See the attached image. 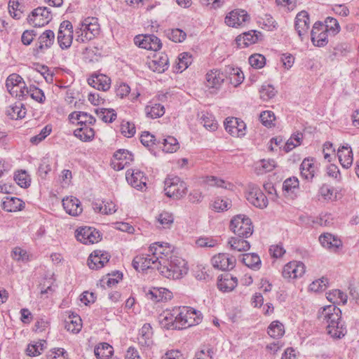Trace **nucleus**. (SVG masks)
<instances>
[{
	"instance_id": "obj_2",
	"label": "nucleus",
	"mask_w": 359,
	"mask_h": 359,
	"mask_svg": "<svg viewBox=\"0 0 359 359\" xmlns=\"http://www.w3.org/2000/svg\"><path fill=\"white\" fill-rule=\"evenodd\" d=\"M341 315V310L335 305L325 306L318 312L319 320L326 325L327 333L332 337L341 338L345 334L346 328Z\"/></svg>"
},
{
	"instance_id": "obj_36",
	"label": "nucleus",
	"mask_w": 359,
	"mask_h": 359,
	"mask_svg": "<svg viewBox=\"0 0 359 359\" xmlns=\"http://www.w3.org/2000/svg\"><path fill=\"white\" fill-rule=\"evenodd\" d=\"M94 353L97 359H109L114 353V348L107 342L100 343L95 347Z\"/></svg>"
},
{
	"instance_id": "obj_49",
	"label": "nucleus",
	"mask_w": 359,
	"mask_h": 359,
	"mask_svg": "<svg viewBox=\"0 0 359 359\" xmlns=\"http://www.w3.org/2000/svg\"><path fill=\"white\" fill-rule=\"evenodd\" d=\"M146 112L148 116L151 118H156L163 116L165 114V109L162 104L155 103L151 106H147L146 107Z\"/></svg>"
},
{
	"instance_id": "obj_3",
	"label": "nucleus",
	"mask_w": 359,
	"mask_h": 359,
	"mask_svg": "<svg viewBox=\"0 0 359 359\" xmlns=\"http://www.w3.org/2000/svg\"><path fill=\"white\" fill-rule=\"evenodd\" d=\"M185 261L173 255L172 248L170 245V253L165 257L163 255L160 259L158 271L164 277L177 280L182 278L187 273Z\"/></svg>"
},
{
	"instance_id": "obj_22",
	"label": "nucleus",
	"mask_w": 359,
	"mask_h": 359,
	"mask_svg": "<svg viewBox=\"0 0 359 359\" xmlns=\"http://www.w3.org/2000/svg\"><path fill=\"white\" fill-rule=\"evenodd\" d=\"M310 19L309 15L306 11H302L297 13L295 18L294 27L301 39L307 34L309 29Z\"/></svg>"
},
{
	"instance_id": "obj_50",
	"label": "nucleus",
	"mask_w": 359,
	"mask_h": 359,
	"mask_svg": "<svg viewBox=\"0 0 359 359\" xmlns=\"http://www.w3.org/2000/svg\"><path fill=\"white\" fill-rule=\"evenodd\" d=\"M327 299L333 303H342L345 304L347 302V295L340 290H334L327 294Z\"/></svg>"
},
{
	"instance_id": "obj_12",
	"label": "nucleus",
	"mask_w": 359,
	"mask_h": 359,
	"mask_svg": "<svg viewBox=\"0 0 359 359\" xmlns=\"http://www.w3.org/2000/svg\"><path fill=\"white\" fill-rule=\"evenodd\" d=\"M76 238L83 244H93L100 240V233L93 227L82 226L76 230Z\"/></svg>"
},
{
	"instance_id": "obj_52",
	"label": "nucleus",
	"mask_w": 359,
	"mask_h": 359,
	"mask_svg": "<svg viewBox=\"0 0 359 359\" xmlns=\"http://www.w3.org/2000/svg\"><path fill=\"white\" fill-rule=\"evenodd\" d=\"M14 180L22 188L29 187L31 182L29 176L25 170H20L15 173Z\"/></svg>"
},
{
	"instance_id": "obj_62",
	"label": "nucleus",
	"mask_w": 359,
	"mask_h": 359,
	"mask_svg": "<svg viewBox=\"0 0 359 359\" xmlns=\"http://www.w3.org/2000/svg\"><path fill=\"white\" fill-rule=\"evenodd\" d=\"M174 217L168 212H163L158 217V222L162 225L163 228H170L173 223Z\"/></svg>"
},
{
	"instance_id": "obj_40",
	"label": "nucleus",
	"mask_w": 359,
	"mask_h": 359,
	"mask_svg": "<svg viewBox=\"0 0 359 359\" xmlns=\"http://www.w3.org/2000/svg\"><path fill=\"white\" fill-rule=\"evenodd\" d=\"M241 262L248 268L257 270L261 266V259L256 253H245L242 256Z\"/></svg>"
},
{
	"instance_id": "obj_9",
	"label": "nucleus",
	"mask_w": 359,
	"mask_h": 359,
	"mask_svg": "<svg viewBox=\"0 0 359 359\" xmlns=\"http://www.w3.org/2000/svg\"><path fill=\"white\" fill-rule=\"evenodd\" d=\"M52 20L51 11L47 7H38L32 11L27 21L34 27H43Z\"/></svg>"
},
{
	"instance_id": "obj_54",
	"label": "nucleus",
	"mask_w": 359,
	"mask_h": 359,
	"mask_svg": "<svg viewBox=\"0 0 359 359\" xmlns=\"http://www.w3.org/2000/svg\"><path fill=\"white\" fill-rule=\"evenodd\" d=\"M325 22V29L327 32L332 33V35L334 36L340 32V26L337 19L328 17L326 18Z\"/></svg>"
},
{
	"instance_id": "obj_26",
	"label": "nucleus",
	"mask_w": 359,
	"mask_h": 359,
	"mask_svg": "<svg viewBox=\"0 0 359 359\" xmlns=\"http://www.w3.org/2000/svg\"><path fill=\"white\" fill-rule=\"evenodd\" d=\"M224 70L225 79H229L233 86L236 87L243 81L244 74L240 68L226 66Z\"/></svg>"
},
{
	"instance_id": "obj_21",
	"label": "nucleus",
	"mask_w": 359,
	"mask_h": 359,
	"mask_svg": "<svg viewBox=\"0 0 359 359\" xmlns=\"http://www.w3.org/2000/svg\"><path fill=\"white\" fill-rule=\"evenodd\" d=\"M110 255L104 251L95 250L88 259V265L91 269H100L102 268L109 260Z\"/></svg>"
},
{
	"instance_id": "obj_53",
	"label": "nucleus",
	"mask_w": 359,
	"mask_h": 359,
	"mask_svg": "<svg viewBox=\"0 0 359 359\" xmlns=\"http://www.w3.org/2000/svg\"><path fill=\"white\" fill-rule=\"evenodd\" d=\"M191 56L187 53H182L178 56V62L176 68L180 72L185 70L191 64Z\"/></svg>"
},
{
	"instance_id": "obj_6",
	"label": "nucleus",
	"mask_w": 359,
	"mask_h": 359,
	"mask_svg": "<svg viewBox=\"0 0 359 359\" xmlns=\"http://www.w3.org/2000/svg\"><path fill=\"white\" fill-rule=\"evenodd\" d=\"M164 184L165 194L175 200L182 198L187 189L186 183L177 176L166 178Z\"/></svg>"
},
{
	"instance_id": "obj_39",
	"label": "nucleus",
	"mask_w": 359,
	"mask_h": 359,
	"mask_svg": "<svg viewBox=\"0 0 359 359\" xmlns=\"http://www.w3.org/2000/svg\"><path fill=\"white\" fill-rule=\"evenodd\" d=\"M74 135L82 142H90L95 137V130L89 126L79 127L74 131Z\"/></svg>"
},
{
	"instance_id": "obj_30",
	"label": "nucleus",
	"mask_w": 359,
	"mask_h": 359,
	"mask_svg": "<svg viewBox=\"0 0 359 359\" xmlns=\"http://www.w3.org/2000/svg\"><path fill=\"white\" fill-rule=\"evenodd\" d=\"M169 67V59L166 54L161 53L149 62V67L154 72L163 73Z\"/></svg>"
},
{
	"instance_id": "obj_17",
	"label": "nucleus",
	"mask_w": 359,
	"mask_h": 359,
	"mask_svg": "<svg viewBox=\"0 0 359 359\" xmlns=\"http://www.w3.org/2000/svg\"><path fill=\"white\" fill-rule=\"evenodd\" d=\"M127 182L137 190H142L147 185V177L144 172L138 169H130L126 171Z\"/></svg>"
},
{
	"instance_id": "obj_13",
	"label": "nucleus",
	"mask_w": 359,
	"mask_h": 359,
	"mask_svg": "<svg viewBox=\"0 0 359 359\" xmlns=\"http://www.w3.org/2000/svg\"><path fill=\"white\" fill-rule=\"evenodd\" d=\"M247 200L256 208L264 209L267 207L269 201L262 190L255 185L249 187Z\"/></svg>"
},
{
	"instance_id": "obj_47",
	"label": "nucleus",
	"mask_w": 359,
	"mask_h": 359,
	"mask_svg": "<svg viewBox=\"0 0 359 359\" xmlns=\"http://www.w3.org/2000/svg\"><path fill=\"white\" fill-rule=\"evenodd\" d=\"M328 219L329 217L327 215H323L316 219L309 216H300L299 217V219L306 226H313L314 224L320 226H329L331 222L328 221Z\"/></svg>"
},
{
	"instance_id": "obj_57",
	"label": "nucleus",
	"mask_w": 359,
	"mask_h": 359,
	"mask_svg": "<svg viewBox=\"0 0 359 359\" xmlns=\"http://www.w3.org/2000/svg\"><path fill=\"white\" fill-rule=\"evenodd\" d=\"M302 139V133L294 134L291 136V137L286 142L284 150L285 152H289L292 149H293L297 146L301 144V141Z\"/></svg>"
},
{
	"instance_id": "obj_28",
	"label": "nucleus",
	"mask_w": 359,
	"mask_h": 359,
	"mask_svg": "<svg viewBox=\"0 0 359 359\" xmlns=\"http://www.w3.org/2000/svg\"><path fill=\"white\" fill-rule=\"evenodd\" d=\"M55 41V33L50 29L43 32L38 39L39 45L36 46L37 53H42L50 48Z\"/></svg>"
},
{
	"instance_id": "obj_55",
	"label": "nucleus",
	"mask_w": 359,
	"mask_h": 359,
	"mask_svg": "<svg viewBox=\"0 0 359 359\" xmlns=\"http://www.w3.org/2000/svg\"><path fill=\"white\" fill-rule=\"evenodd\" d=\"M120 128L121 134L126 137H132L135 134L136 129L133 123L123 120Z\"/></svg>"
},
{
	"instance_id": "obj_15",
	"label": "nucleus",
	"mask_w": 359,
	"mask_h": 359,
	"mask_svg": "<svg viewBox=\"0 0 359 359\" xmlns=\"http://www.w3.org/2000/svg\"><path fill=\"white\" fill-rule=\"evenodd\" d=\"M327 32L325 29L324 24L320 21L316 22L312 27L311 36L313 44L318 47H323L328 43Z\"/></svg>"
},
{
	"instance_id": "obj_43",
	"label": "nucleus",
	"mask_w": 359,
	"mask_h": 359,
	"mask_svg": "<svg viewBox=\"0 0 359 359\" xmlns=\"http://www.w3.org/2000/svg\"><path fill=\"white\" fill-rule=\"evenodd\" d=\"M300 172L301 175L306 180H312L315 172V166L312 160L304 159L300 165Z\"/></svg>"
},
{
	"instance_id": "obj_20",
	"label": "nucleus",
	"mask_w": 359,
	"mask_h": 359,
	"mask_svg": "<svg viewBox=\"0 0 359 359\" xmlns=\"http://www.w3.org/2000/svg\"><path fill=\"white\" fill-rule=\"evenodd\" d=\"M305 273V266L301 262L293 261L285 265L283 270V276L285 278H297L302 277Z\"/></svg>"
},
{
	"instance_id": "obj_27",
	"label": "nucleus",
	"mask_w": 359,
	"mask_h": 359,
	"mask_svg": "<svg viewBox=\"0 0 359 359\" xmlns=\"http://www.w3.org/2000/svg\"><path fill=\"white\" fill-rule=\"evenodd\" d=\"M225 80L224 70L213 69L206 74L207 86L219 88Z\"/></svg>"
},
{
	"instance_id": "obj_45",
	"label": "nucleus",
	"mask_w": 359,
	"mask_h": 359,
	"mask_svg": "<svg viewBox=\"0 0 359 359\" xmlns=\"http://www.w3.org/2000/svg\"><path fill=\"white\" fill-rule=\"evenodd\" d=\"M269 335L273 338L279 339L285 334L284 325L279 321H273L267 330Z\"/></svg>"
},
{
	"instance_id": "obj_19",
	"label": "nucleus",
	"mask_w": 359,
	"mask_h": 359,
	"mask_svg": "<svg viewBox=\"0 0 359 359\" xmlns=\"http://www.w3.org/2000/svg\"><path fill=\"white\" fill-rule=\"evenodd\" d=\"M158 321L162 327L167 330H180L177 327V318L175 307L171 310H165L158 317Z\"/></svg>"
},
{
	"instance_id": "obj_35",
	"label": "nucleus",
	"mask_w": 359,
	"mask_h": 359,
	"mask_svg": "<svg viewBox=\"0 0 359 359\" xmlns=\"http://www.w3.org/2000/svg\"><path fill=\"white\" fill-rule=\"evenodd\" d=\"M153 330L149 323L143 325L139 332L138 341L142 346H149L153 344Z\"/></svg>"
},
{
	"instance_id": "obj_5",
	"label": "nucleus",
	"mask_w": 359,
	"mask_h": 359,
	"mask_svg": "<svg viewBox=\"0 0 359 359\" xmlns=\"http://www.w3.org/2000/svg\"><path fill=\"white\" fill-rule=\"evenodd\" d=\"M177 318L178 328L186 329L198 324L201 321V315L199 311L188 306L175 307Z\"/></svg>"
},
{
	"instance_id": "obj_44",
	"label": "nucleus",
	"mask_w": 359,
	"mask_h": 359,
	"mask_svg": "<svg viewBox=\"0 0 359 359\" xmlns=\"http://www.w3.org/2000/svg\"><path fill=\"white\" fill-rule=\"evenodd\" d=\"M6 115L11 119L22 118L26 115V109L21 103L10 106L6 110Z\"/></svg>"
},
{
	"instance_id": "obj_51",
	"label": "nucleus",
	"mask_w": 359,
	"mask_h": 359,
	"mask_svg": "<svg viewBox=\"0 0 359 359\" xmlns=\"http://www.w3.org/2000/svg\"><path fill=\"white\" fill-rule=\"evenodd\" d=\"M94 209L105 215H111L116 210V205L111 201H102L100 204L95 203L94 205Z\"/></svg>"
},
{
	"instance_id": "obj_25",
	"label": "nucleus",
	"mask_w": 359,
	"mask_h": 359,
	"mask_svg": "<svg viewBox=\"0 0 359 359\" xmlns=\"http://www.w3.org/2000/svg\"><path fill=\"white\" fill-rule=\"evenodd\" d=\"M62 205L66 212L72 216H78L83 211L80 201L75 197L64 198Z\"/></svg>"
},
{
	"instance_id": "obj_41",
	"label": "nucleus",
	"mask_w": 359,
	"mask_h": 359,
	"mask_svg": "<svg viewBox=\"0 0 359 359\" xmlns=\"http://www.w3.org/2000/svg\"><path fill=\"white\" fill-rule=\"evenodd\" d=\"M245 237H231L228 243L230 245L231 248L238 252L247 251L250 249V245L248 241L245 240Z\"/></svg>"
},
{
	"instance_id": "obj_59",
	"label": "nucleus",
	"mask_w": 359,
	"mask_h": 359,
	"mask_svg": "<svg viewBox=\"0 0 359 359\" xmlns=\"http://www.w3.org/2000/svg\"><path fill=\"white\" fill-rule=\"evenodd\" d=\"M18 0H9L8 10L11 15L15 19H20L22 17V12L20 8Z\"/></svg>"
},
{
	"instance_id": "obj_33",
	"label": "nucleus",
	"mask_w": 359,
	"mask_h": 359,
	"mask_svg": "<svg viewBox=\"0 0 359 359\" xmlns=\"http://www.w3.org/2000/svg\"><path fill=\"white\" fill-rule=\"evenodd\" d=\"M339 161L341 166L344 168H348L353 163V153L351 147L348 145L340 147L337 151Z\"/></svg>"
},
{
	"instance_id": "obj_16",
	"label": "nucleus",
	"mask_w": 359,
	"mask_h": 359,
	"mask_svg": "<svg viewBox=\"0 0 359 359\" xmlns=\"http://www.w3.org/2000/svg\"><path fill=\"white\" fill-rule=\"evenodd\" d=\"M111 162L113 168L116 170H121L128 165L134 160L133 154L127 149H118L113 155Z\"/></svg>"
},
{
	"instance_id": "obj_18",
	"label": "nucleus",
	"mask_w": 359,
	"mask_h": 359,
	"mask_svg": "<svg viewBox=\"0 0 359 359\" xmlns=\"http://www.w3.org/2000/svg\"><path fill=\"white\" fill-rule=\"evenodd\" d=\"M214 268L219 270H229L235 266L236 258L226 253H219L212 258Z\"/></svg>"
},
{
	"instance_id": "obj_29",
	"label": "nucleus",
	"mask_w": 359,
	"mask_h": 359,
	"mask_svg": "<svg viewBox=\"0 0 359 359\" xmlns=\"http://www.w3.org/2000/svg\"><path fill=\"white\" fill-rule=\"evenodd\" d=\"M237 284V278L230 273L221 275L217 281V287L219 290L224 292L232 291L236 287Z\"/></svg>"
},
{
	"instance_id": "obj_7",
	"label": "nucleus",
	"mask_w": 359,
	"mask_h": 359,
	"mask_svg": "<svg viewBox=\"0 0 359 359\" xmlns=\"http://www.w3.org/2000/svg\"><path fill=\"white\" fill-rule=\"evenodd\" d=\"M231 230L238 237H250L253 232L251 219L243 215L235 216L230 223Z\"/></svg>"
},
{
	"instance_id": "obj_34",
	"label": "nucleus",
	"mask_w": 359,
	"mask_h": 359,
	"mask_svg": "<svg viewBox=\"0 0 359 359\" xmlns=\"http://www.w3.org/2000/svg\"><path fill=\"white\" fill-rule=\"evenodd\" d=\"M1 206L7 212H16L22 210L25 203L19 198L6 196L3 199Z\"/></svg>"
},
{
	"instance_id": "obj_56",
	"label": "nucleus",
	"mask_w": 359,
	"mask_h": 359,
	"mask_svg": "<svg viewBox=\"0 0 359 359\" xmlns=\"http://www.w3.org/2000/svg\"><path fill=\"white\" fill-rule=\"evenodd\" d=\"M29 96L32 99L41 104L44 103L46 100V96L43 91L34 85H31L29 86Z\"/></svg>"
},
{
	"instance_id": "obj_4",
	"label": "nucleus",
	"mask_w": 359,
	"mask_h": 359,
	"mask_svg": "<svg viewBox=\"0 0 359 359\" xmlns=\"http://www.w3.org/2000/svg\"><path fill=\"white\" fill-rule=\"evenodd\" d=\"M100 28L97 19L87 18L84 19L75 29L76 41L86 43L93 39L100 34Z\"/></svg>"
},
{
	"instance_id": "obj_48",
	"label": "nucleus",
	"mask_w": 359,
	"mask_h": 359,
	"mask_svg": "<svg viewBox=\"0 0 359 359\" xmlns=\"http://www.w3.org/2000/svg\"><path fill=\"white\" fill-rule=\"evenodd\" d=\"M95 111L97 116L105 123H111L116 118V113L112 109H96Z\"/></svg>"
},
{
	"instance_id": "obj_23",
	"label": "nucleus",
	"mask_w": 359,
	"mask_h": 359,
	"mask_svg": "<svg viewBox=\"0 0 359 359\" xmlns=\"http://www.w3.org/2000/svg\"><path fill=\"white\" fill-rule=\"evenodd\" d=\"M261 36V32L256 30H250L238 35L236 39V41L240 48H246L250 45L257 43Z\"/></svg>"
},
{
	"instance_id": "obj_61",
	"label": "nucleus",
	"mask_w": 359,
	"mask_h": 359,
	"mask_svg": "<svg viewBox=\"0 0 359 359\" xmlns=\"http://www.w3.org/2000/svg\"><path fill=\"white\" fill-rule=\"evenodd\" d=\"M52 131V127L49 125L46 126L41 129L39 134L33 136L30 139V142L34 144H37L43 140L48 135L50 134Z\"/></svg>"
},
{
	"instance_id": "obj_14",
	"label": "nucleus",
	"mask_w": 359,
	"mask_h": 359,
	"mask_svg": "<svg viewBox=\"0 0 359 359\" xmlns=\"http://www.w3.org/2000/svg\"><path fill=\"white\" fill-rule=\"evenodd\" d=\"M224 127L226 132L233 137H243L245 135L246 125L240 118L228 117L226 118Z\"/></svg>"
},
{
	"instance_id": "obj_1",
	"label": "nucleus",
	"mask_w": 359,
	"mask_h": 359,
	"mask_svg": "<svg viewBox=\"0 0 359 359\" xmlns=\"http://www.w3.org/2000/svg\"><path fill=\"white\" fill-rule=\"evenodd\" d=\"M170 253V245L169 243H154L149 248L148 254H142L136 256L133 260V266L137 271H144L149 268L159 266L160 259L163 255L165 257Z\"/></svg>"
},
{
	"instance_id": "obj_24",
	"label": "nucleus",
	"mask_w": 359,
	"mask_h": 359,
	"mask_svg": "<svg viewBox=\"0 0 359 359\" xmlns=\"http://www.w3.org/2000/svg\"><path fill=\"white\" fill-rule=\"evenodd\" d=\"M110 79L104 74H93L88 79V83L95 89L107 91L110 88Z\"/></svg>"
},
{
	"instance_id": "obj_38",
	"label": "nucleus",
	"mask_w": 359,
	"mask_h": 359,
	"mask_svg": "<svg viewBox=\"0 0 359 359\" xmlns=\"http://www.w3.org/2000/svg\"><path fill=\"white\" fill-rule=\"evenodd\" d=\"M157 144H163V151L167 153L175 152L179 148V143L177 139L172 136H168L158 140Z\"/></svg>"
},
{
	"instance_id": "obj_32",
	"label": "nucleus",
	"mask_w": 359,
	"mask_h": 359,
	"mask_svg": "<svg viewBox=\"0 0 359 359\" xmlns=\"http://www.w3.org/2000/svg\"><path fill=\"white\" fill-rule=\"evenodd\" d=\"M319 242L323 248L332 252H336L342 245L339 239L329 233L320 235Z\"/></svg>"
},
{
	"instance_id": "obj_11",
	"label": "nucleus",
	"mask_w": 359,
	"mask_h": 359,
	"mask_svg": "<svg viewBox=\"0 0 359 359\" xmlns=\"http://www.w3.org/2000/svg\"><path fill=\"white\" fill-rule=\"evenodd\" d=\"M134 43L141 48L157 51L161 49V40L154 34L137 35L134 38Z\"/></svg>"
},
{
	"instance_id": "obj_10",
	"label": "nucleus",
	"mask_w": 359,
	"mask_h": 359,
	"mask_svg": "<svg viewBox=\"0 0 359 359\" xmlns=\"http://www.w3.org/2000/svg\"><path fill=\"white\" fill-rule=\"evenodd\" d=\"M250 20V17L245 10L236 8L226 14L224 22L229 27L237 28Z\"/></svg>"
},
{
	"instance_id": "obj_60",
	"label": "nucleus",
	"mask_w": 359,
	"mask_h": 359,
	"mask_svg": "<svg viewBox=\"0 0 359 359\" xmlns=\"http://www.w3.org/2000/svg\"><path fill=\"white\" fill-rule=\"evenodd\" d=\"M299 187V180L296 177L286 179L283 184V190L287 193H293Z\"/></svg>"
},
{
	"instance_id": "obj_46",
	"label": "nucleus",
	"mask_w": 359,
	"mask_h": 359,
	"mask_svg": "<svg viewBox=\"0 0 359 359\" xmlns=\"http://www.w3.org/2000/svg\"><path fill=\"white\" fill-rule=\"evenodd\" d=\"M200 121L207 130L215 131L217 128V123L212 114L202 112L200 116Z\"/></svg>"
},
{
	"instance_id": "obj_58",
	"label": "nucleus",
	"mask_w": 359,
	"mask_h": 359,
	"mask_svg": "<svg viewBox=\"0 0 359 359\" xmlns=\"http://www.w3.org/2000/svg\"><path fill=\"white\" fill-rule=\"evenodd\" d=\"M250 65L255 69L262 68L266 63L265 57L261 54H254L248 59Z\"/></svg>"
},
{
	"instance_id": "obj_63",
	"label": "nucleus",
	"mask_w": 359,
	"mask_h": 359,
	"mask_svg": "<svg viewBox=\"0 0 359 359\" xmlns=\"http://www.w3.org/2000/svg\"><path fill=\"white\" fill-rule=\"evenodd\" d=\"M95 121L96 119L94 116L87 112L81 111L77 125L80 126V127L88 126V125L93 126L95 124Z\"/></svg>"
},
{
	"instance_id": "obj_64",
	"label": "nucleus",
	"mask_w": 359,
	"mask_h": 359,
	"mask_svg": "<svg viewBox=\"0 0 359 359\" xmlns=\"http://www.w3.org/2000/svg\"><path fill=\"white\" fill-rule=\"evenodd\" d=\"M186 33L180 29H171L168 33V37L169 39L174 42H182L186 39Z\"/></svg>"
},
{
	"instance_id": "obj_42",
	"label": "nucleus",
	"mask_w": 359,
	"mask_h": 359,
	"mask_svg": "<svg viewBox=\"0 0 359 359\" xmlns=\"http://www.w3.org/2000/svg\"><path fill=\"white\" fill-rule=\"evenodd\" d=\"M25 81L21 76L18 74H10L6 81V87L11 95H14V89L18 88Z\"/></svg>"
},
{
	"instance_id": "obj_37",
	"label": "nucleus",
	"mask_w": 359,
	"mask_h": 359,
	"mask_svg": "<svg viewBox=\"0 0 359 359\" xmlns=\"http://www.w3.org/2000/svg\"><path fill=\"white\" fill-rule=\"evenodd\" d=\"M65 329L72 333H78L81 327V319L78 315L72 313L65 321Z\"/></svg>"
},
{
	"instance_id": "obj_8",
	"label": "nucleus",
	"mask_w": 359,
	"mask_h": 359,
	"mask_svg": "<svg viewBox=\"0 0 359 359\" xmlns=\"http://www.w3.org/2000/svg\"><path fill=\"white\" fill-rule=\"evenodd\" d=\"M73 26L69 20L62 21L57 32V43L62 50L70 48L73 41Z\"/></svg>"
},
{
	"instance_id": "obj_31",
	"label": "nucleus",
	"mask_w": 359,
	"mask_h": 359,
	"mask_svg": "<svg viewBox=\"0 0 359 359\" xmlns=\"http://www.w3.org/2000/svg\"><path fill=\"white\" fill-rule=\"evenodd\" d=\"M146 294L148 299L156 302L168 301L172 298V292L165 287H153Z\"/></svg>"
}]
</instances>
